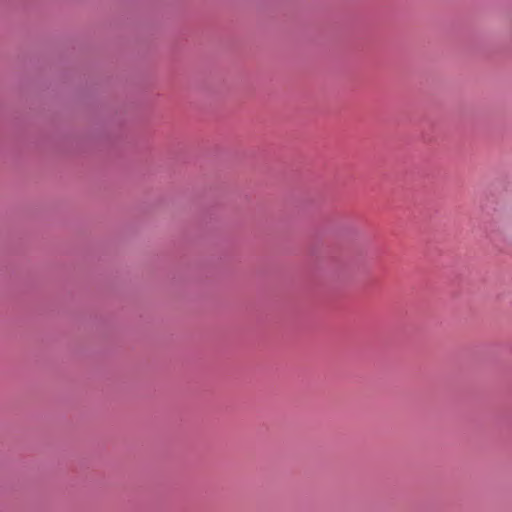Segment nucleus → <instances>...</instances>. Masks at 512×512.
<instances>
[{
    "mask_svg": "<svg viewBox=\"0 0 512 512\" xmlns=\"http://www.w3.org/2000/svg\"><path fill=\"white\" fill-rule=\"evenodd\" d=\"M508 230H509V228L505 226V227L502 228V232L501 233H503V235L505 236L508 233Z\"/></svg>",
    "mask_w": 512,
    "mask_h": 512,
    "instance_id": "obj_1",
    "label": "nucleus"
}]
</instances>
